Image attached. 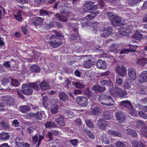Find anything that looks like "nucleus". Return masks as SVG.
I'll use <instances>...</instances> for the list:
<instances>
[{
  "label": "nucleus",
  "instance_id": "obj_1",
  "mask_svg": "<svg viewBox=\"0 0 147 147\" xmlns=\"http://www.w3.org/2000/svg\"><path fill=\"white\" fill-rule=\"evenodd\" d=\"M91 24L92 27L93 29V31L96 32L99 28L100 30H102L101 36L106 38L109 37L113 33L112 29L108 25L107 22L106 24H99L97 22H90Z\"/></svg>",
  "mask_w": 147,
  "mask_h": 147
},
{
  "label": "nucleus",
  "instance_id": "obj_2",
  "mask_svg": "<svg viewBox=\"0 0 147 147\" xmlns=\"http://www.w3.org/2000/svg\"><path fill=\"white\" fill-rule=\"evenodd\" d=\"M22 92L24 94L27 95L31 94L33 93L32 88L38 90L39 88L36 84L34 83H29L28 85L23 84L22 87Z\"/></svg>",
  "mask_w": 147,
  "mask_h": 147
},
{
  "label": "nucleus",
  "instance_id": "obj_3",
  "mask_svg": "<svg viewBox=\"0 0 147 147\" xmlns=\"http://www.w3.org/2000/svg\"><path fill=\"white\" fill-rule=\"evenodd\" d=\"M109 92L111 94L115 97H117L119 96L121 98H125L127 94L126 91L118 87H115L112 89H111L109 90Z\"/></svg>",
  "mask_w": 147,
  "mask_h": 147
},
{
  "label": "nucleus",
  "instance_id": "obj_4",
  "mask_svg": "<svg viewBox=\"0 0 147 147\" xmlns=\"http://www.w3.org/2000/svg\"><path fill=\"white\" fill-rule=\"evenodd\" d=\"M55 32L57 34V36H56L54 35L51 36L50 38V40L55 39V40L51 41L49 42V44L52 47L54 48L57 47L62 44L63 41L60 38H58V37L60 36V35L57 34V31H55Z\"/></svg>",
  "mask_w": 147,
  "mask_h": 147
},
{
  "label": "nucleus",
  "instance_id": "obj_5",
  "mask_svg": "<svg viewBox=\"0 0 147 147\" xmlns=\"http://www.w3.org/2000/svg\"><path fill=\"white\" fill-rule=\"evenodd\" d=\"M94 3L92 1H88L86 2L85 5L86 7L83 9V11L88 13L90 12L91 10L96 9L97 8V5H94Z\"/></svg>",
  "mask_w": 147,
  "mask_h": 147
},
{
  "label": "nucleus",
  "instance_id": "obj_6",
  "mask_svg": "<svg viewBox=\"0 0 147 147\" xmlns=\"http://www.w3.org/2000/svg\"><path fill=\"white\" fill-rule=\"evenodd\" d=\"M116 70L120 76L124 77L127 76V70L125 67L121 65H118L116 67Z\"/></svg>",
  "mask_w": 147,
  "mask_h": 147
},
{
  "label": "nucleus",
  "instance_id": "obj_7",
  "mask_svg": "<svg viewBox=\"0 0 147 147\" xmlns=\"http://www.w3.org/2000/svg\"><path fill=\"white\" fill-rule=\"evenodd\" d=\"M76 102L79 105L83 107L86 106L88 104L87 98L84 96L78 97L76 99Z\"/></svg>",
  "mask_w": 147,
  "mask_h": 147
},
{
  "label": "nucleus",
  "instance_id": "obj_8",
  "mask_svg": "<svg viewBox=\"0 0 147 147\" xmlns=\"http://www.w3.org/2000/svg\"><path fill=\"white\" fill-rule=\"evenodd\" d=\"M112 41V40H109L106 42V44L107 46H109V51L111 52H115L118 49L119 47V45L118 44H113Z\"/></svg>",
  "mask_w": 147,
  "mask_h": 147
},
{
  "label": "nucleus",
  "instance_id": "obj_9",
  "mask_svg": "<svg viewBox=\"0 0 147 147\" xmlns=\"http://www.w3.org/2000/svg\"><path fill=\"white\" fill-rule=\"evenodd\" d=\"M108 125L107 121L102 118L99 119L97 123V126L98 128L102 130H104L106 127Z\"/></svg>",
  "mask_w": 147,
  "mask_h": 147
},
{
  "label": "nucleus",
  "instance_id": "obj_10",
  "mask_svg": "<svg viewBox=\"0 0 147 147\" xmlns=\"http://www.w3.org/2000/svg\"><path fill=\"white\" fill-rule=\"evenodd\" d=\"M117 119L120 123H123L125 120V115L122 112L119 111L115 113Z\"/></svg>",
  "mask_w": 147,
  "mask_h": 147
},
{
  "label": "nucleus",
  "instance_id": "obj_11",
  "mask_svg": "<svg viewBox=\"0 0 147 147\" xmlns=\"http://www.w3.org/2000/svg\"><path fill=\"white\" fill-rule=\"evenodd\" d=\"M128 74L130 80H134L136 79V71L133 67L129 68L128 70Z\"/></svg>",
  "mask_w": 147,
  "mask_h": 147
},
{
  "label": "nucleus",
  "instance_id": "obj_12",
  "mask_svg": "<svg viewBox=\"0 0 147 147\" xmlns=\"http://www.w3.org/2000/svg\"><path fill=\"white\" fill-rule=\"evenodd\" d=\"M105 102L103 103V105L108 106H112L115 103V102L113 99L111 98L110 96L105 95Z\"/></svg>",
  "mask_w": 147,
  "mask_h": 147
},
{
  "label": "nucleus",
  "instance_id": "obj_13",
  "mask_svg": "<svg viewBox=\"0 0 147 147\" xmlns=\"http://www.w3.org/2000/svg\"><path fill=\"white\" fill-rule=\"evenodd\" d=\"M53 101H52V103L50 105L49 109L51 110V113L52 114L57 113L58 111V107L57 105V102H56L54 104Z\"/></svg>",
  "mask_w": 147,
  "mask_h": 147
},
{
  "label": "nucleus",
  "instance_id": "obj_14",
  "mask_svg": "<svg viewBox=\"0 0 147 147\" xmlns=\"http://www.w3.org/2000/svg\"><path fill=\"white\" fill-rule=\"evenodd\" d=\"M132 80L128 78L126 79L123 83V88L125 90H129L133 85Z\"/></svg>",
  "mask_w": 147,
  "mask_h": 147
},
{
  "label": "nucleus",
  "instance_id": "obj_15",
  "mask_svg": "<svg viewBox=\"0 0 147 147\" xmlns=\"http://www.w3.org/2000/svg\"><path fill=\"white\" fill-rule=\"evenodd\" d=\"M138 80L140 82H147V71H144L142 72L139 76Z\"/></svg>",
  "mask_w": 147,
  "mask_h": 147
},
{
  "label": "nucleus",
  "instance_id": "obj_16",
  "mask_svg": "<svg viewBox=\"0 0 147 147\" xmlns=\"http://www.w3.org/2000/svg\"><path fill=\"white\" fill-rule=\"evenodd\" d=\"M132 46L133 47H130L129 49H127L122 50L120 51V54H127L128 53L131 52H135L136 48L138 47V46L137 45H132Z\"/></svg>",
  "mask_w": 147,
  "mask_h": 147
},
{
  "label": "nucleus",
  "instance_id": "obj_17",
  "mask_svg": "<svg viewBox=\"0 0 147 147\" xmlns=\"http://www.w3.org/2000/svg\"><path fill=\"white\" fill-rule=\"evenodd\" d=\"M121 18L120 16L115 15L114 18H112V23L115 27L118 26L119 24L121 22Z\"/></svg>",
  "mask_w": 147,
  "mask_h": 147
},
{
  "label": "nucleus",
  "instance_id": "obj_18",
  "mask_svg": "<svg viewBox=\"0 0 147 147\" xmlns=\"http://www.w3.org/2000/svg\"><path fill=\"white\" fill-rule=\"evenodd\" d=\"M58 97L60 100L65 102L68 99V97L66 93L62 91L59 92L58 94Z\"/></svg>",
  "mask_w": 147,
  "mask_h": 147
},
{
  "label": "nucleus",
  "instance_id": "obj_19",
  "mask_svg": "<svg viewBox=\"0 0 147 147\" xmlns=\"http://www.w3.org/2000/svg\"><path fill=\"white\" fill-rule=\"evenodd\" d=\"M16 64V62L14 61L12 62L9 61H7V62H4L3 65L4 66H5L6 68H9V69L11 70H14V69H11V68L13 67L14 65L15 64Z\"/></svg>",
  "mask_w": 147,
  "mask_h": 147
},
{
  "label": "nucleus",
  "instance_id": "obj_20",
  "mask_svg": "<svg viewBox=\"0 0 147 147\" xmlns=\"http://www.w3.org/2000/svg\"><path fill=\"white\" fill-rule=\"evenodd\" d=\"M92 89L96 92H102L105 90V88L102 87L98 85H94L92 88Z\"/></svg>",
  "mask_w": 147,
  "mask_h": 147
},
{
  "label": "nucleus",
  "instance_id": "obj_21",
  "mask_svg": "<svg viewBox=\"0 0 147 147\" xmlns=\"http://www.w3.org/2000/svg\"><path fill=\"white\" fill-rule=\"evenodd\" d=\"M97 67L99 69H104L107 67L106 63L100 59L98 60L96 63Z\"/></svg>",
  "mask_w": 147,
  "mask_h": 147
},
{
  "label": "nucleus",
  "instance_id": "obj_22",
  "mask_svg": "<svg viewBox=\"0 0 147 147\" xmlns=\"http://www.w3.org/2000/svg\"><path fill=\"white\" fill-rule=\"evenodd\" d=\"M98 12L94 11L90 13L89 14L87 15L84 18V20L89 21L94 18L98 14Z\"/></svg>",
  "mask_w": 147,
  "mask_h": 147
},
{
  "label": "nucleus",
  "instance_id": "obj_23",
  "mask_svg": "<svg viewBox=\"0 0 147 147\" xmlns=\"http://www.w3.org/2000/svg\"><path fill=\"white\" fill-rule=\"evenodd\" d=\"M43 20L40 17H38L35 18L33 22L34 24L36 26H41L43 24Z\"/></svg>",
  "mask_w": 147,
  "mask_h": 147
},
{
  "label": "nucleus",
  "instance_id": "obj_24",
  "mask_svg": "<svg viewBox=\"0 0 147 147\" xmlns=\"http://www.w3.org/2000/svg\"><path fill=\"white\" fill-rule=\"evenodd\" d=\"M120 105L124 106L128 109H131L132 108V105L130 101L128 100L122 101L120 102Z\"/></svg>",
  "mask_w": 147,
  "mask_h": 147
},
{
  "label": "nucleus",
  "instance_id": "obj_25",
  "mask_svg": "<svg viewBox=\"0 0 147 147\" xmlns=\"http://www.w3.org/2000/svg\"><path fill=\"white\" fill-rule=\"evenodd\" d=\"M40 87L42 90H48L50 88L48 84L45 81H43L40 84Z\"/></svg>",
  "mask_w": 147,
  "mask_h": 147
},
{
  "label": "nucleus",
  "instance_id": "obj_26",
  "mask_svg": "<svg viewBox=\"0 0 147 147\" xmlns=\"http://www.w3.org/2000/svg\"><path fill=\"white\" fill-rule=\"evenodd\" d=\"M24 143L19 137H17L16 139V147H23Z\"/></svg>",
  "mask_w": 147,
  "mask_h": 147
},
{
  "label": "nucleus",
  "instance_id": "obj_27",
  "mask_svg": "<svg viewBox=\"0 0 147 147\" xmlns=\"http://www.w3.org/2000/svg\"><path fill=\"white\" fill-rule=\"evenodd\" d=\"M3 100L9 105H11L13 103V99L10 96H4L3 98Z\"/></svg>",
  "mask_w": 147,
  "mask_h": 147
},
{
  "label": "nucleus",
  "instance_id": "obj_28",
  "mask_svg": "<svg viewBox=\"0 0 147 147\" xmlns=\"http://www.w3.org/2000/svg\"><path fill=\"white\" fill-rule=\"evenodd\" d=\"M10 137V135L7 133L3 132L0 134V140H6L9 139Z\"/></svg>",
  "mask_w": 147,
  "mask_h": 147
},
{
  "label": "nucleus",
  "instance_id": "obj_29",
  "mask_svg": "<svg viewBox=\"0 0 147 147\" xmlns=\"http://www.w3.org/2000/svg\"><path fill=\"white\" fill-rule=\"evenodd\" d=\"M55 16L56 18H58L60 21L63 22H66L67 20V16H65V14H64L60 15L59 13H57L55 15Z\"/></svg>",
  "mask_w": 147,
  "mask_h": 147
},
{
  "label": "nucleus",
  "instance_id": "obj_30",
  "mask_svg": "<svg viewBox=\"0 0 147 147\" xmlns=\"http://www.w3.org/2000/svg\"><path fill=\"white\" fill-rule=\"evenodd\" d=\"M93 64V62L90 59L85 61L83 63V65L85 68H90Z\"/></svg>",
  "mask_w": 147,
  "mask_h": 147
},
{
  "label": "nucleus",
  "instance_id": "obj_31",
  "mask_svg": "<svg viewBox=\"0 0 147 147\" xmlns=\"http://www.w3.org/2000/svg\"><path fill=\"white\" fill-rule=\"evenodd\" d=\"M72 84L76 87L80 89L83 88L84 86V84L82 81H80L77 82H72Z\"/></svg>",
  "mask_w": 147,
  "mask_h": 147
},
{
  "label": "nucleus",
  "instance_id": "obj_32",
  "mask_svg": "<svg viewBox=\"0 0 147 147\" xmlns=\"http://www.w3.org/2000/svg\"><path fill=\"white\" fill-rule=\"evenodd\" d=\"M55 121L59 125L63 126L65 125V123L64 121L63 118L62 117L56 118Z\"/></svg>",
  "mask_w": 147,
  "mask_h": 147
},
{
  "label": "nucleus",
  "instance_id": "obj_33",
  "mask_svg": "<svg viewBox=\"0 0 147 147\" xmlns=\"http://www.w3.org/2000/svg\"><path fill=\"white\" fill-rule=\"evenodd\" d=\"M137 62L138 64L143 66L147 63V59L145 58L140 59L137 60Z\"/></svg>",
  "mask_w": 147,
  "mask_h": 147
},
{
  "label": "nucleus",
  "instance_id": "obj_34",
  "mask_svg": "<svg viewBox=\"0 0 147 147\" xmlns=\"http://www.w3.org/2000/svg\"><path fill=\"white\" fill-rule=\"evenodd\" d=\"M30 70L32 72H37L40 71V69L37 65H33L30 66Z\"/></svg>",
  "mask_w": 147,
  "mask_h": 147
},
{
  "label": "nucleus",
  "instance_id": "obj_35",
  "mask_svg": "<svg viewBox=\"0 0 147 147\" xmlns=\"http://www.w3.org/2000/svg\"><path fill=\"white\" fill-rule=\"evenodd\" d=\"M125 133L129 135L134 137L137 135V133L134 130L131 129H126L125 131Z\"/></svg>",
  "mask_w": 147,
  "mask_h": 147
},
{
  "label": "nucleus",
  "instance_id": "obj_36",
  "mask_svg": "<svg viewBox=\"0 0 147 147\" xmlns=\"http://www.w3.org/2000/svg\"><path fill=\"white\" fill-rule=\"evenodd\" d=\"M130 33V31L128 29L126 31L121 30L119 31V34L123 36H127L129 35Z\"/></svg>",
  "mask_w": 147,
  "mask_h": 147
},
{
  "label": "nucleus",
  "instance_id": "obj_37",
  "mask_svg": "<svg viewBox=\"0 0 147 147\" xmlns=\"http://www.w3.org/2000/svg\"><path fill=\"white\" fill-rule=\"evenodd\" d=\"M30 109V108L27 105H23L20 108V110L22 112L25 113Z\"/></svg>",
  "mask_w": 147,
  "mask_h": 147
},
{
  "label": "nucleus",
  "instance_id": "obj_38",
  "mask_svg": "<svg viewBox=\"0 0 147 147\" xmlns=\"http://www.w3.org/2000/svg\"><path fill=\"white\" fill-rule=\"evenodd\" d=\"M113 115L112 113L108 111H106L104 113V117L106 119H110L113 117Z\"/></svg>",
  "mask_w": 147,
  "mask_h": 147
},
{
  "label": "nucleus",
  "instance_id": "obj_39",
  "mask_svg": "<svg viewBox=\"0 0 147 147\" xmlns=\"http://www.w3.org/2000/svg\"><path fill=\"white\" fill-rule=\"evenodd\" d=\"M45 126L46 128H49L55 127L56 126L55 123L52 121L47 122L45 124Z\"/></svg>",
  "mask_w": 147,
  "mask_h": 147
},
{
  "label": "nucleus",
  "instance_id": "obj_40",
  "mask_svg": "<svg viewBox=\"0 0 147 147\" xmlns=\"http://www.w3.org/2000/svg\"><path fill=\"white\" fill-rule=\"evenodd\" d=\"M133 38L139 40H141L142 38V34L138 32H136L133 36Z\"/></svg>",
  "mask_w": 147,
  "mask_h": 147
},
{
  "label": "nucleus",
  "instance_id": "obj_41",
  "mask_svg": "<svg viewBox=\"0 0 147 147\" xmlns=\"http://www.w3.org/2000/svg\"><path fill=\"white\" fill-rule=\"evenodd\" d=\"M22 12L21 11H19V12L17 13L16 14H14V16L16 19L18 21H21L22 17L21 16V13Z\"/></svg>",
  "mask_w": 147,
  "mask_h": 147
},
{
  "label": "nucleus",
  "instance_id": "obj_42",
  "mask_svg": "<svg viewBox=\"0 0 147 147\" xmlns=\"http://www.w3.org/2000/svg\"><path fill=\"white\" fill-rule=\"evenodd\" d=\"M108 132L109 134H111L115 136H117L118 137L121 136V134L120 133L112 130H109Z\"/></svg>",
  "mask_w": 147,
  "mask_h": 147
},
{
  "label": "nucleus",
  "instance_id": "obj_43",
  "mask_svg": "<svg viewBox=\"0 0 147 147\" xmlns=\"http://www.w3.org/2000/svg\"><path fill=\"white\" fill-rule=\"evenodd\" d=\"M1 127L3 129L7 130L9 129V126L8 124L2 121L1 123Z\"/></svg>",
  "mask_w": 147,
  "mask_h": 147
},
{
  "label": "nucleus",
  "instance_id": "obj_44",
  "mask_svg": "<svg viewBox=\"0 0 147 147\" xmlns=\"http://www.w3.org/2000/svg\"><path fill=\"white\" fill-rule=\"evenodd\" d=\"M101 83L105 85H110L112 86L113 84L110 81L107 80H103L100 81Z\"/></svg>",
  "mask_w": 147,
  "mask_h": 147
},
{
  "label": "nucleus",
  "instance_id": "obj_45",
  "mask_svg": "<svg viewBox=\"0 0 147 147\" xmlns=\"http://www.w3.org/2000/svg\"><path fill=\"white\" fill-rule=\"evenodd\" d=\"M85 122L86 125L88 127L91 128L94 127L93 123L89 119L85 120Z\"/></svg>",
  "mask_w": 147,
  "mask_h": 147
},
{
  "label": "nucleus",
  "instance_id": "obj_46",
  "mask_svg": "<svg viewBox=\"0 0 147 147\" xmlns=\"http://www.w3.org/2000/svg\"><path fill=\"white\" fill-rule=\"evenodd\" d=\"M105 95L102 94L100 95L98 99L99 101L103 105V103L105 102Z\"/></svg>",
  "mask_w": 147,
  "mask_h": 147
},
{
  "label": "nucleus",
  "instance_id": "obj_47",
  "mask_svg": "<svg viewBox=\"0 0 147 147\" xmlns=\"http://www.w3.org/2000/svg\"><path fill=\"white\" fill-rule=\"evenodd\" d=\"M19 81L16 80L12 79L11 80V83L12 86L16 87H18L19 86Z\"/></svg>",
  "mask_w": 147,
  "mask_h": 147
},
{
  "label": "nucleus",
  "instance_id": "obj_48",
  "mask_svg": "<svg viewBox=\"0 0 147 147\" xmlns=\"http://www.w3.org/2000/svg\"><path fill=\"white\" fill-rule=\"evenodd\" d=\"M129 113L133 117H136L137 115V113L135 110L132 107V109H129Z\"/></svg>",
  "mask_w": 147,
  "mask_h": 147
},
{
  "label": "nucleus",
  "instance_id": "obj_49",
  "mask_svg": "<svg viewBox=\"0 0 147 147\" xmlns=\"http://www.w3.org/2000/svg\"><path fill=\"white\" fill-rule=\"evenodd\" d=\"M78 140L77 139H74L70 140L69 142L73 146H75L77 145Z\"/></svg>",
  "mask_w": 147,
  "mask_h": 147
},
{
  "label": "nucleus",
  "instance_id": "obj_50",
  "mask_svg": "<svg viewBox=\"0 0 147 147\" xmlns=\"http://www.w3.org/2000/svg\"><path fill=\"white\" fill-rule=\"evenodd\" d=\"M116 81L118 84L121 85L123 83V79L119 77H117L116 78Z\"/></svg>",
  "mask_w": 147,
  "mask_h": 147
},
{
  "label": "nucleus",
  "instance_id": "obj_51",
  "mask_svg": "<svg viewBox=\"0 0 147 147\" xmlns=\"http://www.w3.org/2000/svg\"><path fill=\"white\" fill-rule=\"evenodd\" d=\"M84 93L88 97H90L92 95V93L90 91L89 88H87L84 92Z\"/></svg>",
  "mask_w": 147,
  "mask_h": 147
},
{
  "label": "nucleus",
  "instance_id": "obj_52",
  "mask_svg": "<svg viewBox=\"0 0 147 147\" xmlns=\"http://www.w3.org/2000/svg\"><path fill=\"white\" fill-rule=\"evenodd\" d=\"M48 15V13L46 11L41 9L40 11V15L41 16H44Z\"/></svg>",
  "mask_w": 147,
  "mask_h": 147
},
{
  "label": "nucleus",
  "instance_id": "obj_53",
  "mask_svg": "<svg viewBox=\"0 0 147 147\" xmlns=\"http://www.w3.org/2000/svg\"><path fill=\"white\" fill-rule=\"evenodd\" d=\"M117 147H126L123 143L120 141L117 142L115 144Z\"/></svg>",
  "mask_w": 147,
  "mask_h": 147
},
{
  "label": "nucleus",
  "instance_id": "obj_54",
  "mask_svg": "<svg viewBox=\"0 0 147 147\" xmlns=\"http://www.w3.org/2000/svg\"><path fill=\"white\" fill-rule=\"evenodd\" d=\"M92 112L93 114L96 115L99 114V111L98 108L95 107L92 109Z\"/></svg>",
  "mask_w": 147,
  "mask_h": 147
},
{
  "label": "nucleus",
  "instance_id": "obj_55",
  "mask_svg": "<svg viewBox=\"0 0 147 147\" xmlns=\"http://www.w3.org/2000/svg\"><path fill=\"white\" fill-rule=\"evenodd\" d=\"M1 83L3 86L7 85L9 82V80L7 78H4L1 81Z\"/></svg>",
  "mask_w": 147,
  "mask_h": 147
},
{
  "label": "nucleus",
  "instance_id": "obj_56",
  "mask_svg": "<svg viewBox=\"0 0 147 147\" xmlns=\"http://www.w3.org/2000/svg\"><path fill=\"white\" fill-rule=\"evenodd\" d=\"M137 125L138 127L144 126V123L142 121L138 120L136 122Z\"/></svg>",
  "mask_w": 147,
  "mask_h": 147
},
{
  "label": "nucleus",
  "instance_id": "obj_57",
  "mask_svg": "<svg viewBox=\"0 0 147 147\" xmlns=\"http://www.w3.org/2000/svg\"><path fill=\"white\" fill-rule=\"evenodd\" d=\"M138 114L141 117L144 118V119H147V115L146 114L143 112L139 111L138 113Z\"/></svg>",
  "mask_w": 147,
  "mask_h": 147
},
{
  "label": "nucleus",
  "instance_id": "obj_58",
  "mask_svg": "<svg viewBox=\"0 0 147 147\" xmlns=\"http://www.w3.org/2000/svg\"><path fill=\"white\" fill-rule=\"evenodd\" d=\"M86 134L91 139L94 138V136L92 134L91 131L89 130L86 131Z\"/></svg>",
  "mask_w": 147,
  "mask_h": 147
},
{
  "label": "nucleus",
  "instance_id": "obj_59",
  "mask_svg": "<svg viewBox=\"0 0 147 147\" xmlns=\"http://www.w3.org/2000/svg\"><path fill=\"white\" fill-rule=\"evenodd\" d=\"M36 128L35 126H31L30 127L28 128L27 129V131L30 133H31L33 131L34 129Z\"/></svg>",
  "mask_w": 147,
  "mask_h": 147
},
{
  "label": "nucleus",
  "instance_id": "obj_60",
  "mask_svg": "<svg viewBox=\"0 0 147 147\" xmlns=\"http://www.w3.org/2000/svg\"><path fill=\"white\" fill-rule=\"evenodd\" d=\"M111 140L106 137H104L103 139V142L106 144H109Z\"/></svg>",
  "mask_w": 147,
  "mask_h": 147
},
{
  "label": "nucleus",
  "instance_id": "obj_61",
  "mask_svg": "<svg viewBox=\"0 0 147 147\" xmlns=\"http://www.w3.org/2000/svg\"><path fill=\"white\" fill-rule=\"evenodd\" d=\"M132 143L133 147H140V144L137 141H133Z\"/></svg>",
  "mask_w": 147,
  "mask_h": 147
},
{
  "label": "nucleus",
  "instance_id": "obj_62",
  "mask_svg": "<svg viewBox=\"0 0 147 147\" xmlns=\"http://www.w3.org/2000/svg\"><path fill=\"white\" fill-rule=\"evenodd\" d=\"M140 93L142 94H145L147 93V89L146 88H142L140 91Z\"/></svg>",
  "mask_w": 147,
  "mask_h": 147
},
{
  "label": "nucleus",
  "instance_id": "obj_63",
  "mask_svg": "<svg viewBox=\"0 0 147 147\" xmlns=\"http://www.w3.org/2000/svg\"><path fill=\"white\" fill-rule=\"evenodd\" d=\"M38 136H35L32 137V142L35 144L37 142L38 139Z\"/></svg>",
  "mask_w": 147,
  "mask_h": 147
},
{
  "label": "nucleus",
  "instance_id": "obj_64",
  "mask_svg": "<svg viewBox=\"0 0 147 147\" xmlns=\"http://www.w3.org/2000/svg\"><path fill=\"white\" fill-rule=\"evenodd\" d=\"M34 117H35L36 118L39 120H41V119L40 116V115L39 112H38L36 113H34Z\"/></svg>",
  "mask_w": 147,
  "mask_h": 147
}]
</instances>
